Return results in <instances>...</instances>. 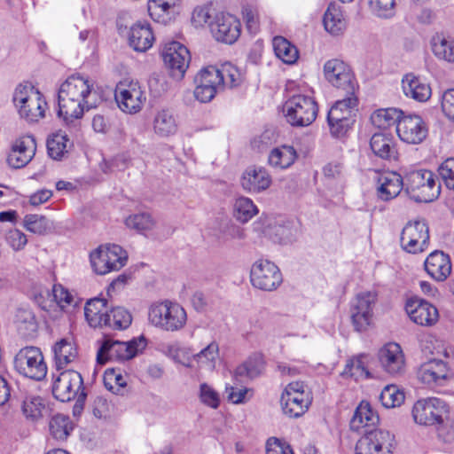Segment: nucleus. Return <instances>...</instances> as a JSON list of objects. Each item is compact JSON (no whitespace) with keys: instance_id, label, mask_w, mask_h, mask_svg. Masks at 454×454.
<instances>
[{"instance_id":"obj_3","label":"nucleus","mask_w":454,"mask_h":454,"mask_svg":"<svg viewBox=\"0 0 454 454\" xmlns=\"http://www.w3.org/2000/svg\"><path fill=\"white\" fill-rule=\"evenodd\" d=\"M448 413L447 403L437 397L419 399L412 408L414 421L422 426H436L438 435L444 442H450L454 439L452 422L445 419Z\"/></svg>"},{"instance_id":"obj_62","label":"nucleus","mask_w":454,"mask_h":454,"mask_svg":"<svg viewBox=\"0 0 454 454\" xmlns=\"http://www.w3.org/2000/svg\"><path fill=\"white\" fill-rule=\"evenodd\" d=\"M168 355L176 363L183 366L192 368L193 366L192 355H191L189 348L185 347H179L177 345H171L168 347Z\"/></svg>"},{"instance_id":"obj_60","label":"nucleus","mask_w":454,"mask_h":454,"mask_svg":"<svg viewBox=\"0 0 454 454\" xmlns=\"http://www.w3.org/2000/svg\"><path fill=\"white\" fill-rule=\"evenodd\" d=\"M343 99L338 100L329 111L337 110L340 117L353 119V111L357 106V98L354 94H345Z\"/></svg>"},{"instance_id":"obj_19","label":"nucleus","mask_w":454,"mask_h":454,"mask_svg":"<svg viewBox=\"0 0 454 454\" xmlns=\"http://www.w3.org/2000/svg\"><path fill=\"white\" fill-rule=\"evenodd\" d=\"M251 283L258 289L272 291L282 283V274L275 263L261 259L252 266Z\"/></svg>"},{"instance_id":"obj_39","label":"nucleus","mask_w":454,"mask_h":454,"mask_svg":"<svg viewBox=\"0 0 454 454\" xmlns=\"http://www.w3.org/2000/svg\"><path fill=\"white\" fill-rule=\"evenodd\" d=\"M403 112L397 108L378 109L371 115L372 125L380 129H387L398 126Z\"/></svg>"},{"instance_id":"obj_42","label":"nucleus","mask_w":454,"mask_h":454,"mask_svg":"<svg viewBox=\"0 0 454 454\" xmlns=\"http://www.w3.org/2000/svg\"><path fill=\"white\" fill-rule=\"evenodd\" d=\"M368 356L361 354L347 361L342 375L353 378L355 380L367 379L370 372L367 369Z\"/></svg>"},{"instance_id":"obj_14","label":"nucleus","mask_w":454,"mask_h":454,"mask_svg":"<svg viewBox=\"0 0 454 454\" xmlns=\"http://www.w3.org/2000/svg\"><path fill=\"white\" fill-rule=\"evenodd\" d=\"M115 100L122 112L134 114L142 110L146 92L137 81L122 82L116 87Z\"/></svg>"},{"instance_id":"obj_48","label":"nucleus","mask_w":454,"mask_h":454,"mask_svg":"<svg viewBox=\"0 0 454 454\" xmlns=\"http://www.w3.org/2000/svg\"><path fill=\"white\" fill-rule=\"evenodd\" d=\"M258 214V208L253 200L247 197H239L234 203L233 215L234 217L245 223L251 220Z\"/></svg>"},{"instance_id":"obj_8","label":"nucleus","mask_w":454,"mask_h":454,"mask_svg":"<svg viewBox=\"0 0 454 454\" xmlns=\"http://www.w3.org/2000/svg\"><path fill=\"white\" fill-rule=\"evenodd\" d=\"M13 102L21 118L29 122L44 116L46 102L43 95L31 85L20 84L13 94Z\"/></svg>"},{"instance_id":"obj_15","label":"nucleus","mask_w":454,"mask_h":454,"mask_svg":"<svg viewBox=\"0 0 454 454\" xmlns=\"http://www.w3.org/2000/svg\"><path fill=\"white\" fill-rule=\"evenodd\" d=\"M324 75L325 80L334 88L344 94L356 93L357 85L350 67L344 61L333 59L324 65Z\"/></svg>"},{"instance_id":"obj_36","label":"nucleus","mask_w":454,"mask_h":454,"mask_svg":"<svg viewBox=\"0 0 454 454\" xmlns=\"http://www.w3.org/2000/svg\"><path fill=\"white\" fill-rule=\"evenodd\" d=\"M297 159L296 150L292 145H283L270 150L268 163L276 169L290 168Z\"/></svg>"},{"instance_id":"obj_13","label":"nucleus","mask_w":454,"mask_h":454,"mask_svg":"<svg viewBox=\"0 0 454 454\" xmlns=\"http://www.w3.org/2000/svg\"><path fill=\"white\" fill-rule=\"evenodd\" d=\"M378 300L377 293L365 291L357 294L350 301V317L357 332L367 329L373 317V309Z\"/></svg>"},{"instance_id":"obj_51","label":"nucleus","mask_w":454,"mask_h":454,"mask_svg":"<svg viewBox=\"0 0 454 454\" xmlns=\"http://www.w3.org/2000/svg\"><path fill=\"white\" fill-rule=\"evenodd\" d=\"M327 121L330 132L335 137H343L354 123L353 119L340 117L337 110L328 112Z\"/></svg>"},{"instance_id":"obj_2","label":"nucleus","mask_w":454,"mask_h":454,"mask_svg":"<svg viewBox=\"0 0 454 454\" xmlns=\"http://www.w3.org/2000/svg\"><path fill=\"white\" fill-rule=\"evenodd\" d=\"M243 81V73L233 64L225 62L220 67L209 66L195 77L194 97L201 103L210 102L225 87L234 88Z\"/></svg>"},{"instance_id":"obj_31","label":"nucleus","mask_w":454,"mask_h":454,"mask_svg":"<svg viewBox=\"0 0 454 454\" xmlns=\"http://www.w3.org/2000/svg\"><path fill=\"white\" fill-rule=\"evenodd\" d=\"M179 4L180 0H149L148 12L154 21L166 24L178 12Z\"/></svg>"},{"instance_id":"obj_45","label":"nucleus","mask_w":454,"mask_h":454,"mask_svg":"<svg viewBox=\"0 0 454 454\" xmlns=\"http://www.w3.org/2000/svg\"><path fill=\"white\" fill-rule=\"evenodd\" d=\"M50 433L56 440H66L74 429L70 418L64 414L54 415L49 424Z\"/></svg>"},{"instance_id":"obj_34","label":"nucleus","mask_w":454,"mask_h":454,"mask_svg":"<svg viewBox=\"0 0 454 454\" xmlns=\"http://www.w3.org/2000/svg\"><path fill=\"white\" fill-rule=\"evenodd\" d=\"M403 186V178L399 174L395 172L383 174L378 180V196L382 200H389L401 192Z\"/></svg>"},{"instance_id":"obj_40","label":"nucleus","mask_w":454,"mask_h":454,"mask_svg":"<svg viewBox=\"0 0 454 454\" xmlns=\"http://www.w3.org/2000/svg\"><path fill=\"white\" fill-rule=\"evenodd\" d=\"M72 146L68 136L61 130L53 133L47 140L48 154L53 160H61Z\"/></svg>"},{"instance_id":"obj_7","label":"nucleus","mask_w":454,"mask_h":454,"mask_svg":"<svg viewBox=\"0 0 454 454\" xmlns=\"http://www.w3.org/2000/svg\"><path fill=\"white\" fill-rule=\"evenodd\" d=\"M406 191L414 201L428 203L439 197L441 185L431 170L416 169L406 176Z\"/></svg>"},{"instance_id":"obj_55","label":"nucleus","mask_w":454,"mask_h":454,"mask_svg":"<svg viewBox=\"0 0 454 454\" xmlns=\"http://www.w3.org/2000/svg\"><path fill=\"white\" fill-rule=\"evenodd\" d=\"M372 13L380 19H391L396 13L397 0H369Z\"/></svg>"},{"instance_id":"obj_53","label":"nucleus","mask_w":454,"mask_h":454,"mask_svg":"<svg viewBox=\"0 0 454 454\" xmlns=\"http://www.w3.org/2000/svg\"><path fill=\"white\" fill-rule=\"evenodd\" d=\"M21 408L25 417L35 421L42 417L45 404L40 396L31 395L25 397Z\"/></svg>"},{"instance_id":"obj_37","label":"nucleus","mask_w":454,"mask_h":454,"mask_svg":"<svg viewBox=\"0 0 454 454\" xmlns=\"http://www.w3.org/2000/svg\"><path fill=\"white\" fill-rule=\"evenodd\" d=\"M379 421V416L372 411L369 403L362 402L356 409L350 420V429L361 432L363 429L374 426Z\"/></svg>"},{"instance_id":"obj_35","label":"nucleus","mask_w":454,"mask_h":454,"mask_svg":"<svg viewBox=\"0 0 454 454\" xmlns=\"http://www.w3.org/2000/svg\"><path fill=\"white\" fill-rule=\"evenodd\" d=\"M370 146L373 153L383 160H395L397 151L390 134L379 132L372 135Z\"/></svg>"},{"instance_id":"obj_44","label":"nucleus","mask_w":454,"mask_h":454,"mask_svg":"<svg viewBox=\"0 0 454 454\" xmlns=\"http://www.w3.org/2000/svg\"><path fill=\"white\" fill-rule=\"evenodd\" d=\"M15 324L20 334L25 338L34 336L37 330L35 315L29 309L20 308L17 310Z\"/></svg>"},{"instance_id":"obj_61","label":"nucleus","mask_w":454,"mask_h":454,"mask_svg":"<svg viewBox=\"0 0 454 454\" xmlns=\"http://www.w3.org/2000/svg\"><path fill=\"white\" fill-rule=\"evenodd\" d=\"M199 398L204 405L212 409H217L221 402L219 393L207 383L200 385Z\"/></svg>"},{"instance_id":"obj_11","label":"nucleus","mask_w":454,"mask_h":454,"mask_svg":"<svg viewBox=\"0 0 454 454\" xmlns=\"http://www.w3.org/2000/svg\"><path fill=\"white\" fill-rule=\"evenodd\" d=\"M14 368L26 378L41 380L47 374V366L39 348L26 347L21 348L14 357Z\"/></svg>"},{"instance_id":"obj_58","label":"nucleus","mask_w":454,"mask_h":454,"mask_svg":"<svg viewBox=\"0 0 454 454\" xmlns=\"http://www.w3.org/2000/svg\"><path fill=\"white\" fill-rule=\"evenodd\" d=\"M380 400L386 408L400 406L404 401V394L395 385H389L383 388Z\"/></svg>"},{"instance_id":"obj_30","label":"nucleus","mask_w":454,"mask_h":454,"mask_svg":"<svg viewBox=\"0 0 454 454\" xmlns=\"http://www.w3.org/2000/svg\"><path fill=\"white\" fill-rule=\"evenodd\" d=\"M323 25L327 33L333 36L341 35L347 28V20L342 7L336 3H330L323 17Z\"/></svg>"},{"instance_id":"obj_54","label":"nucleus","mask_w":454,"mask_h":454,"mask_svg":"<svg viewBox=\"0 0 454 454\" xmlns=\"http://www.w3.org/2000/svg\"><path fill=\"white\" fill-rule=\"evenodd\" d=\"M45 294L62 309L69 306L74 307L77 305L74 296L62 285H53L51 293H50L49 290H46Z\"/></svg>"},{"instance_id":"obj_22","label":"nucleus","mask_w":454,"mask_h":454,"mask_svg":"<svg viewBox=\"0 0 454 454\" xmlns=\"http://www.w3.org/2000/svg\"><path fill=\"white\" fill-rule=\"evenodd\" d=\"M161 56L174 77H184L191 60L190 52L184 44L176 41L166 43Z\"/></svg>"},{"instance_id":"obj_26","label":"nucleus","mask_w":454,"mask_h":454,"mask_svg":"<svg viewBox=\"0 0 454 454\" xmlns=\"http://www.w3.org/2000/svg\"><path fill=\"white\" fill-rule=\"evenodd\" d=\"M240 184L244 190L258 193L270 187L271 176L264 168L251 166L243 172Z\"/></svg>"},{"instance_id":"obj_20","label":"nucleus","mask_w":454,"mask_h":454,"mask_svg":"<svg viewBox=\"0 0 454 454\" xmlns=\"http://www.w3.org/2000/svg\"><path fill=\"white\" fill-rule=\"evenodd\" d=\"M396 134L403 143L419 145L427 138L428 127L420 115L403 114L396 126Z\"/></svg>"},{"instance_id":"obj_50","label":"nucleus","mask_w":454,"mask_h":454,"mask_svg":"<svg viewBox=\"0 0 454 454\" xmlns=\"http://www.w3.org/2000/svg\"><path fill=\"white\" fill-rule=\"evenodd\" d=\"M128 228L133 229L139 233L145 234L155 226V221L149 213H138L128 216L125 220Z\"/></svg>"},{"instance_id":"obj_6","label":"nucleus","mask_w":454,"mask_h":454,"mask_svg":"<svg viewBox=\"0 0 454 454\" xmlns=\"http://www.w3.org/2000/svg\"><path fill=\"white\" fill-rule=\"evenodd\" d=\"M148 319L157 328L176 332L185 325L187 314L180 304L166 300L151 305Z\"/></svg>"},{"instance_id":"obj_56","label":"nucleus","mask_w":454,"mask_h":454,"mask_svg":"<svg viewBox=\"0 0 454 454\" xmlns=\"http://www.w3.org/2000/svg\"><path fill=\"white\" fill-rule=\"evenodd\" d=\"M51 222L43 215L30 214L24 217V227L35 234H44L51 229Z\"/></svg>"},{"instance_id":"obj_25","label":"nucleus","mask_w":454,"mask_h":454,"mask_svg":"<svg viewBox=\"0 0 454 454\" xmlns=\"http://www.w3.org/2000/svg\"><path fill=\"white\" fill-rule=\"evenodd\" d=\"M448 375V365L440 359H431L422 364L417 372L418 380L430 387L442 386Z\"/></svg>"},{"instance_id":"obj_43","label":"nucleus","mask_w":454,"mask_h":454,"mask_svg":"<svg viewBox=\"0 0 454 454\" xmlns=\"http://www.w3.org/2000/svg\"><path fill=\"white\" fill-rule=\"evenodd\" d=\"M219 357V346L212 341L203 348L199 353L192 355L193 362L199 368L213 371Z\"/></svg>"},{"instance_id":"obj_10","label":"nucleus","mask_w":454,"mask_h":454,"mask_svg":"<svg viewBox=\"0 0 454 454\" xmlns=\"http://www.w3.org/2000/svg\"><path fill=\"white\" fill-rule=\"evenodd\" d=\"M52 394L60 402H69L76 398V402L82 403L86 399L82 375L73 370H67L54 376Z\"/></svg>"},{"instance_id":"obj_57","label":"nucleus","mask_w":454,"mask_h":454,"mask_svg":"<svg viewBox=\"0 0 454 454\" xmlns=\"http://www.w3.org/2000/svg\"><path fill=\"white\" fill-rule=\"evenodd\" d=\"M218 12L210 4L197 6L192 14V23L196 27H201L207 24L210 28L211 21Z\"/></svg>"},{"instance_id":"obj_23","label":"nucleus","mask_w":454,"mask_h":454,"mask_svg":"<svg viewBox=\"0 0 454 454\" xmlns=\"http://www.w3.org/2000/svg\"><path fill=\"white\" fill-rule=\"evenodd\" d=\"M35 151L36 143L34 137L21 136L12 142L7 155V163L12 168H21L32 160Z\"/></svg>"},{"instance_id":"obj_1","label":"nucleus","mask_w":454,"mask_h":454,"mask_svg":"<svg viewBox=\"0 0 454 454\" xmlns=\"http://www.w3.org/2000/svg\"><path fill=\"white\" fill-rule=\"evenodd\" d=\"M94 82L80 74L69 76L58 91V116L70 127L75 128L85 111L97 106Z\"/></svg>"},{"instance_id":"obj_9","label":"nucleus","mask_w":454,"mask_h":454,"mask_svg":"<svg viewBox=\"0 0 454 454\" xmlns=\"http://www.w3.org/2000/svg\"><path fill=\"white\" fill-rule=\"evenodd\" d=\"M146 346L145 338L133 339L129 341L106 339L101 343L98 353L97 362L105 364L107 361H126L135 357Z\"/></svg>"},{"instance_id":"obj_47","label":"nucleus","mask_w":454,"mask_h":454,"mask_svg":"<svg viewBox=\"0 0 454 454\" xmlns=\"http://www.w3.org/2000/svg\"><path fill=\"white\" fill-rule=\"evenodd\" d=\"M109 320H106L103 326H107L114 330H123L128 328L132 317L129 310L123 307H114L108 312Z\"/></svg>"},{"instance_id":"obj_17","label":"nucleus","mask_w":454,"mask_h":454,"mask_svg":"<svg viewBox=\"0 0 454 454\" xmlns=\"http://www.w3.org/2000/svg\"><path fill=\"white\" fill-rule=\"evenodd\" d=\"M210 32L216 41L232 44L240 36L241 23L235 15L219 11L211 21Z\"/></svg>"},{"instance_id":"obj_5","label":"nucleus","mask_w":454,"mask_h":454,"mask_svg":"<svg viewBox=\"0 0 454 454\" xmlns=\"http://www.w3.org/2000/svg\"><path fill=\"white\" fill-rule=\"evenodd\" d=\"M318 106L314 97L306 93H294L283 105V114L293 127H307L315 121Z\"/></svg>"},{"instance_id":"obj_12","label":"nucleus","mask_w":454,"mask_h":454,"mask_svg":"<svg viewBox=\"0 0 454 454\" xmlns=\"http://www.w3.org/2000/svg\"><path fill=\"white\" fill-rule=\"evenodd\" d=\"M312 398L301 381L289 383L284 389L280 403L283 412L290 418L303 415L310 405Z\"/></svg>"},{"instance_id":"obj_63","label":"nucleus","mask_w":454,"mask_h":454,"mask_svg":"<svg viewBox=\"0 0 454 454\" xmlns=\"http://www.w3.org/2000/svg\"><path fill=\"white\" fill-rule=\"evenodd\" d=\"M131 162V158L129 153H121L114 156L110 160H104L101 164V169L105 173H110L114 171H122L129 168Z\"/></svg>"},{"instance_id":"obj_32","label":"nucleus","mask_w":454,"mask_h":454,"mask_svg":"<svg viewBox=\"0 0 454 454\" xmlns=\"http://www.w3.org/2000/svg\"><path fill=\"white\" fill-rule=\"evenodd\" d=\"M54 359L58 370L64 369L77 357L76 344L72 336L64 337L57 341L53 348Z\"/></svg>"},{"instance_id":"obj_64","label":"nucleus","mask_w":454,"mask_h":454,"mask_svg":"<svg viewBox=\"0 0 454 454\" xmlns=\"http://www.w3.org/2000/svg\"><path fill=\"white\" fill-rule=\"evenodd\" d=\"M439 176L450 190H454V158L446 159L438 168Z\"/></svg>"},{"instance_id":"obj_41","label":"nucleus","mask_w":454,"mask_h":454,"mask_svg":"<svg viewBox=\"0 0 454 454\" xmlns=\"http://www.w3.org/2000/svg\"><path fill=\"white\" fill-rule=\"evenodd\" d=\"M276 56L285 64L293 65L299 58V51L295 45L283 36H275L272 41Z\"/></svg>"},{"instance_id":"obj_52","label":"nucleus","mask_w":454,"mask_h":454,"mask_svg":"<svg viewBox=\"0 0 454 454\" xmlns=\"http://www.w3.org/2000/svg\"><path fill=\"white\" fill-rule=\"evenodd\" d=\"M297 227L294 223L286 222L272 228V239L274 242L287 245L293 243L297 237Z\"/></svg>"},{"instance_id":"obj_16","label":"nucleus","mask_w":454,"mask_h":454,"mask_svg":"<svg viewBox=\"0 0 454 454\" xmlns=\"http://www.w3.org/2000/svg\"><path fill=\"white\" fill-rule=\"evenodd\" d=\"M395 446V436L389 431L374 429L364 431L356 442V454H391Z\"/></svg>"},{"instance_id":"obj_29","label":"nucleus","mask_w":454,"mask_h":454,"mask_svg":"<svg viewBox=\"0 0 454 454\" xmlns=\"http://www.w3.org/2000/svg\"><path fill=\"white\" fill-rule=\"evenodd\" d=\"M425 270L433 279L444 281L451 272L450 259L442 251L432 252L425 261Z\"/></svg>"},{"instance_id":"obj_24","label":"nucleus","mask_w":454,"mask_h":454,"mask_svg":"<svg viewBox=\"0 0 454 454\" xmlns=\"http://www.w3.org/2000/svg\"><path fill=\"white\" fill-rule=\"evenodd\" d=\"M405 310L411 321L422 326H431L439 318L436 307L418 297L411 298L406 301Z\"/></svg>"},{"instance_id":"obj_21","label":"nucleus","mask_w":454,"mask_h":454,"mask_svg":"<svg viewBox=\"0 0 454 454\" xmlns=\"http://www.w3.org/2000/svg\"><path fill=\"white\" fill-rule=\"evenodd\" d=\"M378 360L381 370L393 377L405 372L406 360L402 347L396 342L383 345L378 352Z\"/></svg>"},{"instance_id":"obj_38","label":"nucleus","mask_w":454,"mask_h":454,"mask_svg":"<svg viewBox=\"0 0 454 454\" xmlns=\"http://www.w3.org/2000/svg\"><path fill=\"white\" fill-rule=\"evenodd\" d=\"M431 48L434 56L454 64V39L443 33L435 34L431 39Z\"/></svg>"},{"instance_id":"obj_59","label":"nucleus","mask_w":454,"mask_h":454,"mask_svg":"<svg viewBox=\"0 0 454 454\" xmlns=\"http://www.w3.org/2000/svg\"><path fill=\"white\" fill-rule=\"evenodd\" d=\"M225 394L227 400L233 404H241L249 401L253 395L250 388L246 387H239L234 384L225 385Z\"/></svg>"},{"instance_id":"obj_49","label":"nucleus","mask_w":454,"mask_h":454,"mask_svg":"<svg viewBox=\"0 0 454 454\" xmlns=\"http://www.w3.org/2000/svg\"><path fill=\"white\" fill-rule=\"evenodd\" d=\"M106 260L110 266V272L121 270L127 262L128 255L126 251L119 245L108 244L102 246Z\"/></svg>"},{"instance_id":"obj_18","label":"nucleus","mask_w":454,"mask_h":454,"mask_svg":"<svg viewBox=\"0 0 454 454\" xmlns=\"http://www.w3.org/2000/svg\"><path fill=\"white\" fill-rule=\"evenodd\" d=\"M429 241L428 226L425 221L409 222L403 228L400 244L410 254L423 252Z\"/></svg>"},{"instance_id":"obj_27","label":"nucleus","mask_w":454,"mask_h":454,"mask_svg":"<svg viewBox=\"0 0 454 454\" xmlns=\"http://www.w3.org/2000/svg\"><path fill=\"white\" fill-rule=\"evenodd\" d=\"M402 90L405 97L418 102H427L432 95L429 83L424 78L412 73L403 76Z\"/></svg>"},{"instance_id":"obj_4","label":"nucleus","mask_w":454,"mask_h":454,"mask_svg":"<svg viewBox=\"0 0 454 454\" xmlns=\"http://www.w3.org/2000/svg\"><path fill=\"white\" fill-rule=\"evenodd\" d=\"M118 34L125 37L130 48L137 52H145L154 43L155 36L151 24L146 20L132 22L127 12H120L116 20Z\"/></svg>"},{"instance_id":"obj_33","label":"nucleus","mask_w":454,"mask_h":454,"mask_svg":"<svg viewBox=\"0 0 454 454\" xmlns=\"http://www.w3.org/2000/svg\"><path fill=\"white\" fill-rule=\"evenodd\" d=\"M107 301L102 298H93L88 301L84 307V316L93 328L102 327L108 318Z\"/></svg>"},{"instance_id":"obj_28","label":"nucleus","mask_w":454,"mask_h":454,"mask_svg":"<svg viewBox=\"0 0 454 454\" xmlns=\"http://www.w3.org/2000/svg\"><path fill=\"white\" fill-rule=\"evenodd\" d=\"M153 130L161 138L176 135L178 130V121L174 111L167 107L157 109L153 118Z\"/></svg>"},{"instance_id":"obj_46","label":"nucleus","mask_w":454,"mask_h":454,"mask_svg":"<svg viewBox=\"0 0 454 454\" xmlns=\"http://www.w3.org/2000/svg\"><path fill=\"white\" fill-rule=\"evenodd\" d=\"M263 369V363L260 356L249 357L242 364L239 365L234 372V380L239 378L254 379L258 377Z\"/></svg>"}]
</instances>
